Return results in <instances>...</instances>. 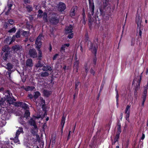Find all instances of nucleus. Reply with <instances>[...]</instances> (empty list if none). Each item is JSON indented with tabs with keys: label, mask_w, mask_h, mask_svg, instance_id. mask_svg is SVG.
Returning a JSON list of instances; mask_svg holds the SVG:
<instances>
[{
	"label": "nucleus",
	"mask_w": 148,
	"mask_h": 148,
	"mask_svg": "<svg viewBox=\"0 0 148 148\" xmlns=\"http://www.w3.org/2000/svg\"><path fill=\"white\" fill-rule=\"evenodd\" d=\"M29 34V32H28L25 31L23 33V35L25 36H27Z\"/></svg>",
	"instance_id": "obj_43"
},
{
	"label": "nucleus",
	"mask_w": 148,
	"mask_h": 148,
	"mask_svg": "<svg viewBox=\"0 0 148 148\" xmlns=\"http://www.w3.org/2000/svg\"><path fill=\"white\" fill-rule=\"evenodd\" d=\"M89 66V64L88 63L84 65L85 69L87 73L88 71Z\"/></svg>",
	"instance_id": "obj_32"
},
{
	"label": "nucleus",
	"mask_w": 148,
	"mask_h": 148,
	"mask_svg": "<svg viewBox=\"0 0 148 148\" xmlns=\"http://www.w3.org/2000/svg\"><path fill=\"white\" fill-rule=\"evenodd\" d=\"M12 6V4H8V9H11V7Z\"/></svg>",
	"instance_id": "obj_48"
},
{
	"label": "nucleus",
	"mask_w": 148,
	"mask_h": 148,
	"mask_svg": "<svg viewBox=\"0 0 148 148\" xmlns=\"http://www.w3.org/2000/svg\"><path fill=\"white\" fill-rule=\"evenodd\" d=\"M26 8L27 9H32V8L30 5H28L26 7Z\"/></svg>",
	"instance_id": "obj_54"
},
{
	"label": "nucleus",
	"mask_w": 148,
	"mask_h": 148,
	"mask_svg": "<svg viewBox=\"0 0 148 148\" xmlns=\"http://www.w3.org/2000/svg\"><path fill=\"white\" fill-rule=\"evenodd\" d=\"M148 89V83L143 87V92L142 95V98L143 99V101L141 104L142 106H143L146 100L147 90Z\"/></svg>",
	"instance_id": "obj_4"
},
{
	"label": "nucleus",
	"mask_w": 148,
	"mask_h": 148,
	"mask_svg": "<svg viewBox=\"0 0 148 148\" xmlns=\"http://www.w3.org/2000/svg\"><path fill=\"white\" fill-rule=\"evenodd\" d=\"M51 16H52L53 18H50V21L53 24L57 23L58 22V15L55 14H52Z\"/></svg>",
	"instance_id": "obj_7"
},
{
	"label": "nucleus",
	"mask_w": 148,
	"mask_h": 148,
	"mask_svg": "<svg viewBox=\"0 0 148 148\" xmlns=\"http://www.w3.org/2000/svg\"><path fill=\"white\" fill-rule=\"evenodd\" d=\"M57 6L59 9H65L66 8L65 3L62 2H60Z\"/></svg>",
	"instance_id": "obj_13"
},
{
	"label": "nucleus",
	"mask_w": 148,
	"mask_h": 148,
	"mask_svg": "<svg viewBox=\"0 0 148 148\" xmlns=\"http://www.w3.org/2000/svg\"><path fill=\"white\" fill-rule=\"evenodd\" d=\"M148 74V68H147L146 69V74L147 75Z\"/></svg>",
	"instance_id": "obj_59"
},
{
	"label": "nucleus",
	"mask_w": 148,
	"mask_h": 148,
	"mask_svg": "<svg viewBox=\"0 0 148 148\" xmlns=\"http://www.w3.org/2000/svg\"><path fill=\"white\" fill-rule=\"evenodd\" d=\"M6 98H2L1 100H0V106H1L3 108H4V107H3L2 106H5L6 105Z\"/></svg>",
	"instance_id": "obj_22"
},
{
	"label": "nucleus",
	"mask_w": 148,
	"mask_h": 148,
	"mask_svg": "<svg viewBox=\"0 0 148 148\" xmlns=\"http://www.w3.org/2000/svg\"><path fill=\"white\" fill-rule=\"evenodd\" d=\"M88 45L89 48V49L92 52L95 54V57L94 58L92 61V65L93 66H94L96 64L97 58L95 57L97 52V49L96 47L93 46V45L90 42H88Z\"/></svg>",
	"instance_id": "obj_2"
},
{
	"label": "nucleus",
	"mask_w": 148,
	"mask_h": 148,
	"mask_svg": "<svg viewBox=\"0 0 148 148\" xmlns=\"http://www.w3.org/2000/svg\"><path fill=\"white\" fill-rule=\"evenodd\" d=\"M117 130H121V125L120 123H118L117 126Z\"/></svg>",
	"instance_id": "obj_52"
},
{
	"label": "nucleus",
	"mask_w": 148,
	"mask_h": 148,
	"mask_svg": "<svg viewBox=\"0 0 148 148\" xmlns=\"http://www.w3.org/2000/svg\"><path fill=\"white\" fill-rule=\"evenodd\" d=\"M20 32H17L15 36H13L12 37V40L11 42L9 43V44H10L12 42H13L14 40V39L15 38V37L16 38H18L20 37Z\"/></svg>",
	"instance_id": "obj_18"
},
{
	"label": "nucleus",
	"mask_w": 148,
	"mask_h": 148,
	"mask_svg": "<svg viewBox=\"0 0 148 148\" xmlns=\"http://www.w3.org/2000/svg\"><path fill=\"white\" fill-rule=\"evenodd\" d=\"M8 22L11 25H12L14 23V21L13 20L10 19L8 20Z\"/></svg>",
	"instance_id": "obj_46"
},
{
	"label": "nucleus",
	"mask_w": 148,
	"mask_h": 148,
	"mask_svg": "<svg viewBox=\"0 0 148 148\" xmlns=\"http://www.w3.org/2000/svg\"><path fill=\"white\" fill-rule=\"evenodd\" d=\"M43 65H42L41 64L40 62H38V63H37V64H36V67H42Z\"/></svg>",
	"instance_id": "obj_40"
},
{
	"label": "nucleus",
	"mask_w": 148,
	"mask_h": 148,
	"mask_svg": "<svg viewBox=\"0 0 148 148\" xmlns=\"http://www.w3.org/2000/svg\"><path fill=\"white\" fill-rule=\"evenodd\" d=\"M116 100L117 105L118 101V98H119V95H118V92H116Z\"/></svg>",
	"instance_id": "obj_44"
},
{
	"label": "nucleus",
	"mask_w": 148,
	"mask_h": 148,
	"mask_svg": "<svg viewBox=\"0 0 148 148\" xmlns=\"http://www.w3.org/2000/svg\"><path fill=\"white\" fill-rule=\"evenodd\" d=\"M42 37V34H40L36 39L35 43L36 45V48L38 51V59L39 60L41 59V58L42 56V52L40 49L42 45V42H41V40Z\"/></svg>",
	"instance_id": "obj_3"
},
{
	"label": "nucleus",
	"mask_w": 148,
	"mask_h": 148,
	"mask_svg": "<svg viewBox=\"0 0 148 148\" xmlns=\"http://www.w3.org/2000/svg\"><path fill=\"white\" fill-rule=\"evenodd\" d=\"M143 29V28L141 27H137V33H139V35L141 37L142 35V32L141 31V30Z\"/></svg>",
	"instance_id": "obj_24"
},
{
	"label": "nucleus",
	"mask_w": 148,
	"mask_h": 148,
	"mask_svg": "<svg viewBox=\"0 0 148 148\" xmlns=\"http://www.w3.org/2000/svg\"><path fill=\"white\" fill-rule=\"evenodd\" d=\"M73 27L71 25L66 27L65 29V32L66 33L69 34L72 32Z\"/></svg>",
	"instance_id": "obj_14"
},
{
	"label": "nucleus",
	"mask_w": 148,
	"mask_h": 148,
	"mask_svg": "<svg viewBox=\"0 0 148 148\" xmlns=\"http://www.w3.org/2000/svg\"><path fill=\"white\" fill-rule=\"evenodd\" d=\"M73 33H71V34L69 35L68 36V37L69 39H71L73 38Z\"/></svg>",
	"instance_id": "obj_45"
},
{
	"label": "nucleus",
	"mask_w": 148,
	"mask_h": 148,
	"mask_svg": "<svg viewBox=\"0 0 148 148\" xmlns=\"http://www.w3.org/2000/svg\"><path fill=\"white\" fill-rule=\"evenodd\" d=\"M90 72L91 74L94 75L95 73V72L94 70L91 69L90 70Z\"/></svg>",
	"instance_id": "obj_53"
},
{
	"label": "nucleus",
	"mask_w": 148,
	"mask_h": 148,
	"mask_svg": "<svg viewBox=\"0 0 148 148\" xmlns=\"http://www.w3.org/2000/svg\"><path fill=\"white\" fill-rule=\"evenodd\" d=\"M26 65L29 67H32L33 66L32 60L31 59H28L26 62Z\"/></svg>",
	"instance_id": "obj_15"
},
{
	"label": "nucleus",
	"mask_w": 148,
	"mask_h": 148,
	"mask_svg": "<svg viewBox=\"0 0 148 148\" xmlns=\"http://www.w3.org/2000/svg\"><path fill=\"white\" fill-rule=\"evenodd\" d=\"M9 47L8 46H5L2 49L3 51L5 52V56H3V59L6 60L7 59V58L8 56V55L9 53Z\"/></svg>",
	"instance_id": "obj_9"
},
{
	"label": "nucleus",
	"mask_w": 148,
	"mask_h": 148,
	"mask_svg": "<svg viewBox=\"0 0 148 148\" xmlns=\"http://www.w3.org/2000/svg\"><path fill=\"white\" fill-rule=\"evenodd\" d=\"M43 93L45 96L48 97L51 93V91L45 90L43 91Z\"/></svg>",
	"instance_id": "obj_23"
},
{
	"label": "nucleus",
	"mask_w": 148,
	"mask_h": 148,
	"mask_svg": "<svg viewBox=\"0 0 148 148\" xmlns=\"http://www.w3.org/2000/svg\"><path fill=\"white\" fill-rule=\"evenodd\" d=\"M24 2L25 4L29 3L30 2V0H24Z\"/></svg>",
	"instance_id": "obj_47"
},
{
	"label": "nucleus",
	"mask_w": 148,
	"mask_h": 148,
	"mask_svg": "<svg viewBox=\"0 0 148 148\" xmlns=\"http://www.w3.org/2000/svg\"><path fill=\"white\" fill-rule=\"evenodd\" d=\"M119 134H117L115 136V139H116L118 140V138H119Z\"/></svg>",
	"instance_id": "obj_50"
},
{
	"label": "nucleus",
	"mask_w": 148,
	"mask_h": 148,
	"mask_svg": "<svg viewBox=\"0 0 148 148\" xmlns=\"http://www.w3.org/2000/svg\"><path fill=\"white\" fill-rule=\"evenodd\" d=\"M5 96L6 95V101L9 104H12L13 103V99L11 97V95L9 91H7L5 93Z\"/></svg>",
	"instance_id": "obj_8"
},
{
	"label": "nucleus",
	"mask_w": 148,
	"mask_h": 148,
	"mask_svg": "<svg viewBox=\"0 0 148 148\" xmlns=\"http://www.w3.org/2000/svg\"><path fill=\"white\" fill-rule=\"evenodd\" d=\"M71 133V131H70L69 134L68 136V138H69L70 137V134Z\"/></svg>",
	"instance_id": "obj_61"
},
{
	"label": "nucleus",
	"mask_w": 148,
	"mask_h": 148,
	"mask_svg": "<svg viewBox=\"0 0 148 148\" xmlns=\"http://www.w3.org/2000/svg\"><path fill=\"white\" fill-rule=\"evenodd\" d=\"M105 1L103 3V8L108 9L109 8V2L110 1V0H105Z\"/></svg>",
	"instance_id": "obj_17"
},
{
	"label": "nucleus",
	"mask_w": 148,
	"mask_h": 148,
	"mask_svg": "<svg viewBox=\"0 0 148 148\" xmlns=\"http://www.w3.org/2000/svg\"><path fill=\"white\" fill-rule=\"evenodd\" d=\"M41 118L40 115L38 116H33V117L29 121V123L31 125H33L34 127V128L31 131V132L34 135L38 136L37 133L38 132V129L36 124L35 122L40 123V121H38V120L40 118Z\"/></svg>",
	"instance_id": "obj_1"
},
{
	"label": "nucleus",
	"mask_w": 148,
	"mask_h": 148,
	"mask_svg": "<svg viewBox=\"0 0 148 148\" xmlns=\"http://www.w3.org/2000/svg\"><path fill=\"white\" fill-rule=\"evenodd\" d=\"M16 29L15 27H13L8 32L10 33H14L16 32Z\"/></svg>",
	"instance_id": "obj_37"
},
{
	"label": "nucleus",
	"mask_w": 148,
	"mask_h": 148,
	"mask_svg": "<svg viewBox=\"0 0 148 148\" xmlns=\"http://www.w3.org/2000/svg\"><path fill=\"white\" fill-rule=\"evenodd\" d=\"M52 47L51 46H50V48H49V51H51L52 49Z\"/></svg>",
	"instance_id": "obj_64"
},
{
	"label": "nucleus",
	"mask_w": 148,
	"mask_h": 148,
	"mask_svg": "<svg viewBox=\"0 0 148 148\" xmlns=\"http://www.w3.org/2000/svg\"><path fill=\"white\" fill-rule=\"evenodd\" d=\"M23 132L22 128L21 127H19L17 131L16 134V136H18L21 133H23Z\"/></svg>",
	"instance_id": "obj_19"
},
{
	"label": "nucleus",
	"mask_w": 148,
	"mask_h": 148,
	"mask_svg": "<svg viewBox=\"0 0 148 148\" xmlns=\"http://www.w3.org/2000/svg\"><path fill=\"white\" fill-rule=\"evenodd\" d=\"M29 40L30 41L32 42L34 40V38H30Z\"/></svg>",
	"instance_id": "obj_58"
},
{
	"label": "nucleus",
	"mask_w": 148,
	"mask_h": 148,
	"mask_svg": "<svg viewBox=\"0 0 148 148\" xmlns=\"http://www.w3.org/2000/svg\"><path fill=\"white\" fill-rule=\"evenodd\" d=\"M140 12V10L138 11V10L137 11V15L136 16V23L137 27H141V23L142 22V19L141 17L140 16L139 13Z\"/></svg>",
	"instance_id": "obj_5"
},
{
	"label": "nucleus",
	"mask_w": 148,
	"mask_h": 148,
	"mask_svg": "<svg viewBox=\"0 0 148 148\" xmlns=\"http://www.w3.org/2000/svg\"><path fill=\"white\" fill-rule=\"evenodd\" d=\"M70 44L69 43L64 44L62 46L61 49V52H65V50L69 46Z\"/></svg>",
	"instance_id": "obj_16"
},
{
	"label": "nucleus",
	"mask_w": 148,
	"mask_h": 148,
	"mask_svg": "<svg viewBox=\"0 0 148 148\" xmlns=\"http://www.w3.org/2000/svg\"><path fill=\"white\" fill-rule=\"evenodd\" d=\"M89 7L90 9H94V5L93 2H89Z\"/></svg>",
	"instance_id": "obj_30"
},
{
	"label": "nucleus",
	"mask_w": 148,
	"mask_h": 148,
	"mask_svg": "<svg viewBox=\"0 0 148 148\" xmlns=\"http://www.w3.org/2000/svg\"><path fill=\"white\" fill-rule=\"evenodd\" d=\"M7 24L6 23V24H5V25H4V27L6 28H7V27H8V25H7Z\"/></svg>",
	"instance_id": "obj_62"
},
{
	"label": "nucleus",
	"mask_w": 148,
	"mask_h": 148,
	"mask_svg": "<svg viewBox=\"0 0 148 148\" xmlns=\"http://www.w3.org/2000/svg\"><path fill=\"white\" fill-rule=\"evenodd\" d=\"M94 10H88L87 12L89 14V16L90 17L93 15L94 14Z\"/></svg>",
	"instance_id": "obj_33"
},
{
	"label": "nucleus",
	"mask_w": 148,
	"mask_h": 148,
	"mask_svg": "<svg viewBox=\"0 0 148 148\" xmlns=\"http://www.w3.org/2000/svg\"><path fill=\"white\" fill-rule=\"evenodd\" d=\"M138 80H137L136 79H134V80L133 81V84H136V83H138V85L137 86V87L135 89V91H134V94H135L136 95V89L137 88H138V87H139L140 84V78H139V77H138Z\"/></svg>",
	"instance_id": "obj_12"
},
{
	"label": "nucleus",
	"mask_w": 148,
	"mask_h": 148,
	"mask_svg": "<svg viewBox=\"0 0 148 148\" xmlns=\"http://www.w3.org/2000/svg\"><path fill=\"white\" fill-rule=\"evenodd\" d=\"M49 73L47 72H45L41 73V76L42 77H45L48 75Z\"/></svg>",
	"instance_id": "obj_35"
},
{
	"label": "nucleus",
	"mask_w": 148,
	"mask_h": 148,
	"mask_svg": "<svg viewBox=\"0 0 148 148\" xmlns=\"http://www.w3.org/2000/svg\"><path fill=\"white\" fill-rule=\"evenodd\" d=\"M21 107L25 109H26L28 108V105L27 104L23 102H22Z\"/></svg>",
	"instance_id": "obj_31"
},
{
	"label": "nucleus",
	"mask_w": 148,
	"mask_h": 148,
	"mask_svg": "<svg viewBox=\"0 0 148 148\" xmlns=\"http://www.w3.org/2000/svg\"><path fill=\"white\" fill-rule=\"evenodd\" d=\"M38 17H41L43 16V19L45 21H47V15L46 13H44L43 14V12L42 10H39L38 14Z\"/></svg>",
	"instance_id": "obj_10"
},
{
	"label": "nucleus",
	"mask_w": 148,
	"mask_h": 148,
	"mask_svg": "<svg viewBox=\"0 0 148 148\" xmlns=\"http://www.w3.org/2000/svg\"><path fill=\"white\" fill-rule=\"evenodd\" d=\"M79 64V62L78 61H76L74 63V67L76 68L77 69V67Z\"/></svg>",
	"instance_id": "obj_39"
},
{
	"label": "nucleus",
	"mask_w": 148,
	"mask_h": 148,
	"mask_svg": "<svg viewBox=\"0 0 148 148\" xmlns=\"http://www.w3.org/2000/svg\"><path fill=\"white\" fill-rule=\"evenodd\" d=\"M118 140H117L116 139L114 138V142H113L112 143V144L113 145V144H114Z\"/></svg>",
	"instance_id": "obj_56"
},
{
	"label": "nucleus",
	"mask_w": 148,
	"mask_h": 148,
	"mask_svg": "<svg viewBox=\"0 0 148 148\" xmlns=\"http://www.w3.org/2000/svg\"><path fill=\"white\" fill-rule=\"evenodd\" d=\"M40 103H38V102H37L36 103V105L38 106H43L45 103V101L42 98H40Z\"/></svg>",
	"instance_id": "obj_21"
},
{
	"label": "nucleus",
	"mask_w": 148,
	"mask_h": 148,
	"mask_svg": "<svg viewBox=\"0 0 148 148\" xmlns=\"http://www.w3.org/2000/svg\"><path fill=\"white\" fill-rule=\"evenodd\" d=\"M121 132V130H117V134H119Z\"/></svg>",
	"instance_id": "obj_55"
},
{
	"label": "nucleus",
	"mask_w": 148,
	"mask_h": 148,
	"mask_svg": "<svg viewBox=\"0 0 148 148\" xmlns=\"http://www.w3.org/2000/svg\"><path fill=\"white\" fill-rule=\"evenodd\" d=\"M20 46L19 45H16L12 47V49L15 51H17L20 49Z\"/></svg>",
	"instance_id": "obj_28"
},
{
	"label": "nucleus",
	"mask_w": 148,
	"mask_h": 148,
	"mask_svg": "<svg viewBox=\"0 0 148 148\" xmlns=\"http://www.w3.org/2000/svg\"><path fill=\"white\" fill-rule=\"evenodd\" d=\"M22 104V102H16L14 103V106L18 107H21Z\"/></svg>",
	"instance_id": "obj_34"
},
{
	"label": "nucleus",
	"mask_w": 148,
	"mask_h": 148,
	"mask_svg": "<svg viewBox=\"0 0 148 148\" xmlns=\"http://www.w3.org/2000/svg\"><path fill=\"white\" fill-rule=\"evenodd\" d=\"M10 11L9 10H8V11L5 13V14L6 15H8V13Z\"/></svg>",
	"instance_id": "obj_63"
},
{
	"label": "nucleus",
	"mask_w": 148,
	"mask_h": 148,
	"mask_svg": "<svg viewBox=\"0 0 148 148\" xmlns=\"http://www.w3.org/2000/svg\"><path fill=\"white\" fill-rule=\"evenodd\" d=\"M7 68L9 71L12 68V65L10 63H8L7 64Z\"/></svg>",
	"instance_id": "obj_36"
},
{
	"label": "nucleus",
	"mask_w": 148,
	"mask_h": 148,
	"mask_svg": "<svg viewBox=\"0 0 148 148\" xmlns=\"http://www.w3.org/2000/svg\"><path fill=\"white\" fill-rule=\"evenodd\" d=\"M29 54L30 56L33 58L36 57L37 56V53L34 49H30L29 51Z\"/></svg>",
	"instance_id": "obj_11"
},
{
	"label": "nucleus",
	"mask_w": 148,
	"mask_h": 148,
	"mask_svg": "<svg viewBox=\"0 0 148 148\" xmlns=\"http://www.w3.org/2000/svg\"><path fill=\"white\" fill-rule=\"evenodd\" d=\"M58 56V54H56L53 57V60H56V58Z\"/></svg>",
	"instance_id": "obj_49"
},
{
	"label": "nucleus",
	"mask_w": 148,
	"mask_h": 148,
	"mask_svg": "<svg viewBox=\"0 0 148 148\" xmlns=\"http://www.w3.org/2000/svg\"><path fill=\"white\" fill-rule=\"evenodd\" d=\"M35 88V87L32 86H27L25 88V89L26 91L32 90Z\"/></svg>",
	"instance_id": "obj_25"
},
{
	"label": "nucleus",
	"mask_w": 148,
	"mask_h": 148,
	"mask_svg": "<svg viewBox=\"0 0 148 148\" xmlns=\"http://www.w3.org/2000/svg\"><path fill=\"white\" fill-rule=\"evenodd\" d=\"M40 94L39 92H35L34 93V99H36L38 97L40 96Z\"/></svg>",
	"instance_id": "obj_29"
},
{
	"label": "nucleus",
	"mask_w": 148,
	"mask_h": 148,
	"mask_svg": "<svg viewBox=\"0 0 148 148\" xmlns=\"http://www.w3.org/2000/svg\"><path fill=\"white\" fill-rule=\"evenodd\" d=\"M42 69L44 71H51L52 70L51 67L49 66H43Z\"/></svg>",
	"instance_id": "obj_20"
},
{
	"label": "nucleus",
	"mask_w": 148,
	"mask_h": 148,
	"mask_svg": "<svg viewBox=\"0 0 148 148\" xmlns=\"http://www.w3.org/2000/svg\"><path fill=\"white\" fill-rule=\"evenodd\" d=\"M145 137V135L144 134H143V135H142V136L141 138L142 139H143Z\"/></svg>",
	"instance_id": "obj_60"
},
{
	"label": "nucleus",
	"mask_w": 148,
	"mask_h": 148,
	"mask_svg": "<svg viewBox=\"0 0 148 148\" xmlns=\"http://www.w3.org/2000/svg\"><path fill=\"white\" fill-rule=\"evenodd\" d=\"M65 117L63 116L62 117L61 122V125L62 126V129L64 126V125L65 122Z\"/></svg>",
	"instance_id": "obj_26"
},
{
	"label": "nucleus",
	"mask_w": 148,
	"mask_h": 148,
	"mask_svg": "<svg viewBox=\"0 0 148 148\" xmlns=\"http://www.w3.org/2000/svg\"><path fill=\"white\" fill-rule=\"evenodd\" d=\"M13 139L15 143H17L19 141L18 139V136H16Z\"/></svg>",
	"instance_id": "obj_38"
},
{
	"label": "nucleus",
	"mask_w": 148,
	"mask_h": 148,
	"mask_svg": "<svg viewBox=\"0 0 148 148\" xmlns=\"http://www.w3.org/2000/svg\"><path fill=\"white\" fill-rule=\"evenodd\" d=\"M70 15L71 16H73L75 15V10H73L71 11L70 13Z\"/></svg>",
	"instance_id": "obj_42"
},
{
	"label": "nucleus",
	"mask_w": 148,
	"mask_h": 148,
	"mask_svg": "<svg viewBox=\"0 0 148 148\" xmlns=\"http://www.w3.org/2000/svg\"><path fill=\"white\" fill-rule=\"evenodd\" d=\"M131 106L129 105L127 106L125 110V113L126 114L125 118L126 120L128 122L129 121V117L130 114V109Z\"/></svg>",
	"instance_id": "obj_6"
},
{
	"label": "nucleus",
	"mask_w": 148,
	"mask_h": 148,
	"mask_svg": "<svg viewBox=\"0 0 148 148\" xmlns=\"http://www.w3.org/2000/svg\"><path fill=\"white\" fill-rule=\"evenodd\" d=\"M30 115V112L28 110H26L25 112L24 116L26 119L28 118Z\"/></svg>",
	"instance_id": "obj_27"
},
{
	"label": "nucleus",
	"mask_w": 148,
	"mask_h": 148,
	"mask_svg": "<svg viewBox=\"0 0 148 148\" xmlns=\"http://www.w3.org/2000/svg\"><path fill=\"white\" fill-rule=\"evenodd\" d=\"M119 134H117L115 136V139H116L118 140V138H119Z\"/></svg>",
	"instance_id": "obj_51"
},
{
	"label": "nucleus",
	"mask_w": 148,
	"mask_h": 148,
	"mask_svg": "<svg viewBox=\"0 0 148 148\" xmlns=\"http://www.w3.org/2000/svg\"><path fill=\"white\" fill-rule=\"evenodd\" d=\"M23 118V117H21L19 120V121L20 123H21V124H24V122H23V119L22 118Z\"/></svg>",
	"instance_id": "obj_41"
},
{
	"label": "nucleus",
	"mask_w": 148,
	"mask_h": 148,
	"mask_svg": "<svg viewBox=\"0 0 148 148\" xmlns=\"http://www.w3.org/2000/svg\"><path fill=\"white\" fill-rule=\"evenodd\" d=\"M28 97L30 98H33V96L31 94L29 95Z\"/></svg>",
	"instance_id": "obj_57"
}]
</instances>
